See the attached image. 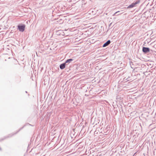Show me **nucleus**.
<instances>
[{"label": "nucleus", "instance_id": "nucleus-6", "mask_svg": "<svg viewBox=\"0 0 156 156\" xmlns=\"http://www.w3.org/2000/svg\"><path fill=\"white\" fill-rule=\"evenodd\" d=\"M73 59L72 58H70L67 59L66 62H65V63L66 64L67 63H69L70 62H71L72 61H73Z\"/></svg>", "mask_w": 156, "mask_h": 156}, {"label": "nucleus", "instance_id": "nucleus-4", "mask_svg": "<svg viewBox=\"0 0 156 156\" xmlns=\"http://www.w3.org/2000/svg\"><path fill=\"white\" fill-rule=\"evenodd\" d=\"M111 43V41L110 40H108L103 45V47H106L108 45Z\"/></svg>", "mask_w": 156, "mask_h": 156}, {"label": "nucleus", "instance_id": "nucleus-10", "mask_svg": "<svg viewBox=\"0 0 156 156\" xmlns=\"http://www.w3.org/2000/svg\"><path fill=\"white\" fill-rule=\"evenodd\" d=\"M119 12V11H117L115 12L114 14L113 15V16H114L117 13H118Z\"/></svg>", "mask_w": 156, "mask_h": 156}, {"label": "nucleus", "instance_id": "nucleus-11", "mask_svg": "<svg viewBox=\"0 0 156 156\" xmlns=\"http://www.w3.org/2000/svg\"><path fill=\"white\" fill-rule=\"evenodd\" d=\"M128 78V79L130 80V77L129 76L128 78Z\"/></svg>", "mask_w": 156, "mask_h": 156}, {"label": "nucleus", "instance_id": "nucleus-7", "mask_svg": "<svg viewBox=\"0 0 156 156\" xmlns=\"http://www.w3.org/2000/svg\"><path fill=\"white\" fill-rule=\"evenodd\" d=\"M17 133H12L7 135L8 138L12 137L14 134H16Z\"/></svg>", "mask_w": 156, "mask_h": 156}, {"label": "nucleus", "instance_id": "nucleus-8", "mask_svg": "<svg viewBox=\"0 0 156 156\" xmlns=\"http://www.w3.org/2000/svg\"><path fill=\"white\" fill-rule=\"evenodd\" d=\"M8 136L6 135L5 136H4L1 139V140H3L5 139H7L8 138Z\"/></svg>", "mask_w": 156, "mask_h": 156}, {"label": "nucleus", "instance_id": "nucleus-2", "mask_svg": "<svg viewBox=\"0 0 156 156\" xmlns=\"http://www.w3.org/2000/svg\"><path fill=\"white\" fill-rule=\"evenodd\" d=\"M18 29L21 32H23L25 27V26L24 24L19 25L18 26Z\"/></svg>", "mask_w": 156, "mask_h": 156}, {"label": "nucleus", "instance_id": "nucleus-3", "mask_svg": "<svg viewBox=\"0 0 156 156\" xmlns=\"http://www.w3.org/2000/svg\"><path fill=\"white\" fill-rule=\"evenodd\" d=\"M150 48H149L143 47L142 48V51L144 53H146L150 51Z\"/></svg>", "mask_w": 156, "mask_h": 156}, {"label": "nucleus", "instance_id": "nucleus-9", "mask_svg": "<svg viewBox=\"0 0 156 156\" xmlns=\"http://www.w3.org/2000/svg\"><path fill=\"white\" fill-rule=\"evenodd\" d=\"M130 80V79L128 80V78H126V77H125L123 79V80L125 81H127Z\"/></svg>", "mask_w": 156, "mask_h": 156}, {"label": "nucleus", "instance_id": "nucleus-5", "mask_svg": "<svg viewBox=\"0 0 156 156\" xmlns=\"http://www.w3.org/2000/svg\"><path fill=\"white\" fill-rule=\"evenodd\" d=\"M66 65V64L65 62L60 64L59 66L60 69H64L65 68Z\"/></svg>", "mask_w": 156, "mask_h": 156}, {"label": "nucleus", "instance_id": "nucleus-1", "mask_svg": "<svg viewBox=\"0 0 156 156\" xmlns=\"http://www.w3.org/2000/svg\"><path fill=\"white\" fill-rule=\"evenodd\" d=\"M140 0H137L136 2L132 3L131 5L128 6L127 8H133L134 7L136 6L137 5L140 3Z\"/></svg>", "mask_w": 156, "mask_h": 156}, {"label": "nucleus", "instance_id": "nucleus-12", "mask_svg": "<svg viewBox=\"0 0 156 156\" xmlns=\"http://www.w3.org/2000/svg\"><path fill=\"white\" fill-rule=\"evenodd\" d=\"M60 31H61V30H58V32H60Z\"/></svg>", "mask_w": 156, "mask_h": 156}, {"label": "nucleus", "instance_id": "nucleus-13", "mask_svg": "<svg viewBox=\"0 0 156 156\" xmlns=\"http://www.w3.org/2000/svg\"><path fill=\"white\" fill-rule=\"evenodd\" d=\"M26 93H27V91H26Z\"/></svg>", "mask_w": 156, "mask_h": 156}]
</instances>
